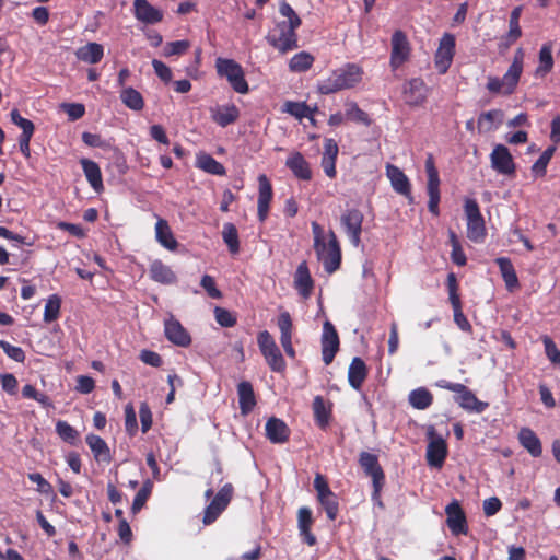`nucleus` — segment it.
I'll return each instance as SVG.
<instances>
[{
    "label": "nucleus",
    "instance_id": "1",
    "mask_svg": "<svg viewBox=\"0 0 560 560\" xmlns=\"http://www.w3.org/2000/svg\"><path fill=\"white\" fill-rule=\"evenodd\" d=\"M524 68V51L518 48L513 60L502 78L489 75L486 88L492 94H501L504 96L512 95L518 85Z\"/></svg>",
    "mask_w": 560,
    "mask_h": 560
},
{
    "label": "nucleus",
    "instance_id": "2",
    "mask_svg": "<svg viewBox=\"0 0 560 560\" xmlns=\"http://www.w3.org/2000/svg\"><path fill=\"white\" fill-rule=\"evenodd\" d=\"M363 70L355 63H347L346 66L335 70L327 79L318 84V91L328 95L341 90L352 89L361 82Z\"/></svg>",
    "mask_w": 560,
    "mask_h": 560
},
{
    "label": "nucleus",
    "instance_id": "3",
    "mask_svg": "<svg viewBox=\"0 0 560 560\" xmlns=\"http://www.w3.org/2000/svg\"><path fill=\"white\" fill-rule=\"evenodd\" d=\"M215 70L219 77L225 78L231 88L240 94L249 92L243 67L234 59L219 57L215 60Z\"/></svg>",
    "mask_w": 560,
    "mask_h": 560
},
{
    "label": "nucleus",
    "instance_id": "4",
    "mask_svg": "<svg viewBox=\"0 0 560 560\" xmlns=\"http://www.w3.org/2000/svg\"><path fill=\"white\" fill-rule=\"evenodd\" d=\"M435 386L439 388L447 389L453 393H456L455 401L465 410L469 412L481 413L483 412L489 404L486 401H481L477 398V396L464 384L460 383H452L447 380H439L435 383Z\"/></svg>",
    "mask_w": 560,
    "mask_h": 560
},
{
    "label": "nucleus",
    "instance_id": "5",
    "mask_svg": "<svg viewBox=\"0 0 560 560\" xmlns=\"http://www.w3.org/2000/svg\"><path fill=\"white\" fill-rule=\"evenodd\" d=\"M359 464L366 476L372 478V501L383 506L381 501V491L385 483V474L382 466L378 463V458L375 454L369 452H361L359 456Z\"/></svg>",
    "mask_w": 560,
    "mask_h": 560
},
{
    "label": "nucleus",
    "instance_id": "6",
    "mask_svg": "<svg viewBox=\"0 0 560 560\" xmlns=\"http://www.w3.org/2000/svg\"><path fill=\"white\" fill-rule=\"evenodd\" d=\"M257 343L271 371L281 373L287 369L285 360L268 330H262L258 334Z\"/></svg>",
    "mask_w": 560,
    "mask_h": 560
},
{
    "label": "nucleus",
    "instance_id": "7",
    "mask_svg": "<svg viewBox=\"0 0 560 560\" xmlns=\"http://www.w3.org/2000/svg\"><path fill=\"white\" fill-rule=\"evenodd\" d=\"M464 210L467 219V237L475 243L483 242L486 226L478 202L475 199H466Z\"/></svg>",
    "mask_w": 560,
    "mask_h": 560
},
{
    "label": "nucleus",
    "instance_id": "8",
    "mask_svg": "<svg viewBox=\"0 0 560 560\" xmlns=\"http://www.w3.org/2000/svg\"><path fill=\"white\" fill-rule=\"evenodd\" d=\"M315 252L327 273L331 275L340 268L341 248L334 231L329 232L328 243L316 247Z\"/></svg>",
    "mask_w": 560,
    "mask_h": 560
},
{
    "label": "nucleus",
    "instance_id": "9",
    "mask_svg": "<svg viewBox=\"0 0 560 560\" xmlns=\"http://www.w3.org/2000/svg\"><path fill=\"white\" fill-rule=\"evenodd\" d=\"M425 173L428 177L427 191L429 196L428 209L429 211L438 217L440 214L439 203L441 200L440 196V175L435 166L434 158L431 153L425 159Z\"/></svg>",
    "mask_w": 560,
    "mask_h": 560
},
{
    "label": "nucleus",
    "instance_id": "10",
    "mask_svg": "<svg viewBox=\"0 0 560 560\" xmlns=\"http://www.w3.org/2000/svg\"><path fill=\"white\" fill-rule=\"evenodd\" d=\"M300 26H293V24H288V22H278L276 25L278 35H268L267 40L273 48L285 54L298 48L296 30Z\"/></svg>",
    "mask_w": 560,
    "mask_h": 560
},
{
    "label": "nucleus",
    "instance_id": "11",
    "mask_svg": "<svg viewBox=\"0 0 560 560\" xmlns=\"http://www.w3.org/2000/svg\"><path fill=\"white\" fill-rule=\"evenodd\" d=\"M427 436L429 439L425 455L428 465L441 468L448 453L446 441L436 434L433 427L428 429Z\"/></svg>",
    "mask_w": 560,
    "mask_h": 560
},
{
    "label": "nucleus",
    "instance_id": "12",
    "mask_svg": "<svg viewBox=\"0 0 560 560\" xmlns=\"http://www.w3.org/2000/svg\"><path fill=\"white\" fill-rule=\"evenodd\" d=\"M234 488L231 483L224 485L214 495L212 501L207 505L203 513L202 522L210 525L217 521L220 514L228 508L232 500Z\"/></svg>",
    "mask_w": 560,
    "mask_h": 560
},
{
    "label": "nucleus",
    "instance_id": "13",
    "mask_svg": "<svg viewBox=\"0 0 560 560\" xmlns=\"http://www.w3.org/2000/svg\"><path fill=\"white\" fill-rule=\"evenodd\" d=\"M491 167L501 175L514 177L516 174V164L504 144H497L490 154Z\"/></svg>",
    "mask_w": 560,
    "mask_h": 560
},
{
    "label": "nucleus",
    "instance_id": "14",
    "mask_svg": "<svg viewBox=\"0 0 560 560\" xmlns=\"http://www.w3.org/2000/svg\"><path fill=\"white\" fill-rule=\"evenodd\" d=\"M455 36L445 33L440 39L439 47L434 55V65L440 74H444L450 69L455 55Z\"/></svg>",
    "mask_w": 560,
    "mask_h": 560
},
{
    "label": "nucleus",
    "instance_id": "15",
    "mask_svg": "<svg viewBox=\"0 0 560 560\" xmlns=\"http://www.w3.org/2000/svg\"><path fill=\"white\" fill-rule=\"evenodd\" d=\"M363 213L359 209H348L341 217L340 222L343 226L351 244L359 246L361 243Z\"/></svg>",
    "mask_w": 560,
    "mask_h": 560
},
{
    "label": "nucleus",
    "instance_id": "16",
    "mask_svg": "<svg viewBox=\"0 0 560 560\" xmlns=\"http://www.w3.org/2000/svg\"><path fill=\"white\" fill-rule=\"evenodd\" d=\"M320 343L323 361L326 365H329L339 351L340 346L338 332L329 320H326L323 325Z\"/></svg>",
    "mask_w": 560,
    "mask_h": 560
},
{
    "label": "nucleus",
    "instance_id": "17",
    "mask_svg": "<svg viewBox=\"0 0 560 560\" xmlns=\"http://www.w3.org/2000/svg\"><path fill=\"white\" fill-rule=\"evenodd\" d=\"M446 524L455 536L467 535L468 524L466 514L457 500H453L445 508Z\"/></svg>",
    "mask_w": 560,
    "mask_h": 560
},
{
    "label": "nucleus",
    "instance_id": "18",
    "mask_svg": "<svg viewBox=\"0 0 560 560\" xmlns=\"http://www.w3.org/2000/svg\"><path fill=\"white\" fill-rule=\"evenodd\" d=\"M410 44L406 34L398 30L392 35L390 67L396 70L409 58Z\"/></svg>",
    "mask_w": 560,
    "mask_h": 560
},
{
    "label": "nucleus",
    "instance_id": "19",
    "mask_svg": "<svg viewBox=\"0 0 560 560\" xmlns=\"http://www.w3.org/2000/svg\"><path fill=\"white\" fill-rule=\"evenodd\" d=\"M273 198V189L267 175L261 174L258 176V200H257V217L262 223L267 220L270 203Z\"/></svg>",
    "mask_w": 560,
    "mask_h": 560
},
{
    "label": "nucleus",
    "instance_id": "20",
    "mask_svg": "<svg viewBox=\"0 0 560 560\" xmlns=\"http://www.w3.org/2000/svg\"><path fill=\"white\" fill-rule=\"evenodd\" d=\"M402 93L406 104L420 106L427 100L428 86L421 78H413L406 82Z\"/></svg>",
    "mask_w": 560,
    "mask_h": 560
},
{
    "label": "nucleus",
    "instance_id": "21",
    "mask_svg": "<svg viewBox=\"0 0 560 560\" xmlns=\"http://www.w3.org/2000/svg\"><path fill=\"white\" fill-rule=\"evenodd\" d=\"M386 175L390 180L393 189L405 196L410 203L413 202L411 184L407 175L398 166L393 164L386 166Z\"/></svg>",
    "mask_w": 560,
    "mask_h": 560
},
{
    "label": "nucleus",
    "instance_id": "22",
    "mask_svg": "<svg viewBox=\"0 0 560 560\" xmlns=\"http://www.w3.org/2000/svg\"><path fill=\"white\" fill-rule=\"evenodd\" d=\"M339 154V147L335 139L326 138L324 140V151L320 165L327 177L334 179L337 176L336 162Z\"/></svg>",
    "mask_w": 560,
    "mask_h": 560
},
{
    "label": "nucleus",
    "instance_id": "23",
    "mask_svg": "<svg viewBox=\"0 0 560 560\" xmlns=\"http://www.w3.org/2000/svg\"><path fill=\"white\" fill-rule=\"evenodd\" d=\"M285 166L300 180L308 182L313 173L308 161L299 151L292 152L285 160Z\"/></svg>",
    "mask_w": 560,
    "mask_h": 560
},
{
    "label": "nucleus",
    "instance_id": "24",
    "mask_svg": "<svg viewBox=\"0 0 560 560\" xmlns=\"http://www.w3.org/2000/svg\"><path fill=\"white\" fill-rule=\"evenodd\" d=\"M164 331L166 338L178 347H189L191 343V337L187 329L174 318L165 322Z\"/></svg>",
    "mask_w": 560,
    "mask_h": 560
},
{
    "label": "nucleus",
    "instance_id": "25",
    "mask_svg": "<svg viewBox=\"0 0 560 560\" xmlns=\"http://www.w3.org/2000/svg\"><path fill=\"white\" fill-rule=\"evenodd\" d=\"M133 10L136 19L145 24H156L163 20V12L148 0H135Z\"/></svg>",
    "mask_w": 560,
    "mask_h": 560
},
{
    "label": "nucleus",
    "instance_id": "26",
    "mask_svg": "<svg viewBox=\"0 0 560 560\" xmlns=\"http://www.w3.org/2000/svg\"><path fill=\"white\" fill-rule=\"evenodd\" d=\"M266 436L275 444H281L289 440L290 429L287 423L276 417H271L266 422Z\"/></svg>",
    "mask_w": 560,
    "mask_h": 560
},
{
    "label": "nucleus",
    "instance_id": "27",
    "mask_svg": "<svg viewBox=\"0 0 560 560\" xmlns=\"http://www.w3.org/2000/svg\"><path fill=\"white\" fill-rule=\"evenodd\" d=\"M211 118L218 126L225 128L240 118V109L235 104L219 105L211 108Z\"/></svg>",
    "mask_w": 560,
    "mask_h": 560
},
{
    "label": "nucleus",
    "instance_id": "28",
    "mask_svg": "<svg viewBox=\"0 0 560 560\" xmlns=\"http://www.w3.org/2000/svg\"><path fill=\"white\" fill-rule=\"evenodd\" d=\"M369 374L368 366L363 359L354 357L348 369V382L349 385L355 389H361Z\"/></svg>",
    "mask_w": 560,
    "mask_h": 560
},
{
    "label": "nucleus",
    "instance_id": "29",
    "mask_svg": "<svg viewBox=\"0 0 560 560\" xmlns=\"http://www.w3.org/2000/svg\"><path fill=\"white\" fill-rule=\"evenodd\" d=\"M312 511L307 506H302L298 511V527L300 536L308 546L316 545L317 540L311 528L313 525Z\"/></svg>",
    "mask_w": 560,
    "mask_h": 560
},
{
    "label": "nucleus",
    "instance_id": "30",
    "mask_svg": "<svg viewBox=\"0 0 560 560\" xmlns=\"http://www.w3.org/2000/svg\"><path fill=\"white\" fill-rule=\"evenodd\" d=\"M237 395L241 415L247 416L257 404L252 383L248 381L240 382L237 385Z\"/></svg>",
    "mask_w": 560,
    "mask_h": 560
},
{
    "label": "nucleus",
    "instance_id": "31",
    "mask_svg": "<svg viewBox=\"0 0 560 560\" xmlns=\"http://www.w3.org/2000/svg\"><path fill=\"white\" fill-rule=\"evenodd\" d=\"M294 287L304 299H307L312 294L314 281L311 277L306 261H302L298 266L294 276Z\"/></svg>",
    "mask_w": 560,
    "mask_h": 560
},
{
    "label": "nucleus",
    "instance_id": "32",
    "mask_svg": "<svg viewBox=\"0 0 560 560\" xmlns=\"http://www.w3.org/2000/svg\"><path fill=\"white\" fill-rule=\"evenodd\" d=\"M520 444L533 456L540 457L542 454V445L538 435L530 428H521L518 432Z\"/></svg>",
    "mask_w": 560,
    "mask_h": 560
},
{
    "label": "nucleus",
    "instance_id": "33",
    "mask_svg": "<svg viewBox=\"0 0 560 560\" xmlns=\"http://www.w3.org/2000/svg\"><path fill=\"white\" fill-rule=\"evenodd\" d=\"M495 264L500 269L506 290L514 292L520 289V281L511 259L508 257H499L495 259Z\"/></svg>",
    "mask_w": 560,
    "mask_h": 560
},
{
    "label": "nucleus",
    "instance_id": "34",
    "mask_svg": "<svg viewBox=\"0 0 560 560\" xmlns=\"http://www.w3.org/2000/svg\"><path fill=\"white\" fill-rule=\"evenodd\" d=\"M150 278L161 284H173L176 282L177 277L170 266L165 265L162 260L156 259L151 262L149 268Z\"/></svg>",
    "mask_w": 560,
    "mask_h": 560
},
{
    "label": "nucleus",
    "instance_id": "35",
    "mask_svg": "<svg viewBox=\"0 0 560 560\" xmlns=\"http://www.w3.org/2000/svg\"><path fill=\"white\" fill-rule=\"evenodd\" d=\"M155 238L156 241L168 250H176L178 242L174 237L168 222L165 219L158 218L155 223Z\"/></svg>",
    "mask_w": 560,
    "mask_h": 560
},
{
    "label": "nucleus",
    "instance_id": "36",
    "mask_svg": "<svg viewBox=\"0 0 560 560\" xmlns=\"http://www.w3.org/2000/svg\"><path fill=\"white\" fill-rule=\"evenodd\" d=\"M80 164L82 166L83 173L86 177V180L91 185V187L96 191L101 192L104 189L102 172L98 164L89 159H81Z\"/></svg>",
    "mask_w": 560,
    "mask_h": 560
},
{
    "label": "nucleus",
    "instance_id": "37",
    "mask_svg": "<svg viewBox=\"0 0 560 560\" xmlns=\"http://www.w3.org/2000/svg\"><path fill=\"white\" fill-rule=\"evenodd\" d=\"M553 57H552V43H545L538 55V66L535 70L536 78H545L553 69Z\"/></svg>",
    "mask_w": 560,
    "mask_h": 560
},
{
    "label": "nucleus",
    "instance_id": "38",
    "mask_svg": "<svg viewBox=\"0 0 560 560\" xmlns=\"http://www.w3.org/2000/svg\"><path fill=\"white\" fill-rule=\"evenodd\" d=\"M85 441L97 462L109 463L112 460L109 447L104 439L90 433L86 435Z\"/></svg>",
    "mask_w": 560,
    "mask_h": 560
},
{
    "label": "nucleus",
    "instance_id": "39",
    "mask_svg": "<svg viewBox=\"0 0 560 560\" xmlns=\"http://www.w3.org/2000/svg\"><path fill=\"white\" fill-rule=\"evenodd\" d=\"M196 167L211 175L224 176L226 174V170L223 164L217 161L212 155L205 152L197 154Z\"/></svg>",
    "mask_w": 560,
    "mask_h": 560
},
{
    "label": "nucleus",
    "instance_id": "40",
    "mask_svg": "<svg viewBox=\"0 0 560 560\" xmlns=\"http://www.w3.org/2000/svg\"><path fill=\"white\" fill-rule=\"evenodd\" d=\"M313 412L316 424L326 429L331 419V404L326 405L323 396H315L313 400Z\"/></svg>",
    "mask_w": 560,
    "mask_h": 560
},
{
    "label": "nucleus",
    "instance_id": "41",
    "mask_svg": "<svg viewBox=\"0 0 560 560\" xmlns=\"http://www.w3.org/2000/svg\"><path fill=\"white\" fill-rule=\"evenodd\" d=\"M75 56L79 60L95 65L104 57V48L98 43H88L77 49Z\"/></svg>",
    "mask_w": 560,
    "mask_h": 560
},
{
    "label": "nucleus",
    "instance_id": "42",
    "mask_svg": "<svg viewBox=\"0 0 560 560\" xmlns=\"http://www.w3.org/2000/svg\"><path fill=\"white\" fill-rule=\"evenodd\" d=\"M283 112L292 115L293 117L298 119L308 118L311 122L314 125V113L317 110V108H311L305 102H293L288 101L283 105Z\"/></svg>",
    "mask_w": 560,
    "mask_h": 560
},
{
    "label": "nucleus",
    "instance_id": "43",
    "mask_svg": "<svg viewBox=\"0 0 560 560\" xmlns=\"http://www.w3.org/2000/svg\"><path fill=\"white\" fill-rule=\"evenodd\" d=\"M119 97L122 104L131 110L140 112L144 107L141 93L131 86L121 89Z\"/></svg>",
    "mask_w": 560,
    "mask_h": 560
},
{
    "label": "nucleus",
    "instance_id": "44",
    "mask_svg": "<svg viewBox=\"0 0 560 560\" xmlns=\"http://www.w3.org/2000/svg\"><path fill=\"white\" fill-rule=\"evenodd\" d=\"M503 118V112L501 109H492L481 113L478 117V130L479 132H488L497 128L501 124Z\"/></svg>",
    "mask_w": 560,
    "mask_h": 560
},
{
    "label": "nucleus",
    "instance_id": "45",
    "mask_svg": "<svg viewBox=\"0 0 560 560\" xmlns=\"http://www.w3.org/2000/svg\"><path fill=\"white\" fill-rule=\"evenodd\" d=\"M409 404L418 410L429 408L433 402V395L425 387H419L410 392Z\"/></svg>",
    "mask_w": 560,
    "mask_h": 560
},
{
    "label": "nucleus",
    "instance_id": "46",
    "mask_svg": "<svg viewBox=\"0 0 560 560\" xmlns=\"http://www.w3.org/2000/svg\"><path fill=\"white\" fill-rule=\"evenodd\" d=\"M222 237L231 254L235 255L240 252L238 232L233 223L223 225Z\"/></svg>",
    "mask_w": 560,
    "mask_h": 560
},
{
    "label": "nucleus",
    "instance_id": "47",
    "mask_svg": "<svg viewBox=\"0 0 560 560\" xmlns=\"http://www.w3.org/2000/svg\"><path fill=\"white\" fill-rule=\"evenodd\" d=\"M523 7H515L511 14L509 21V32L506 38L510 43H515L522 36V30L520 26V18L522 15Z\"/></svg>",
    "mask_w": 560,
    "mask_h": 560
},
{
    "label": "nucleus",
    "instance_id": "48",
    "mask_svg": "<svg viewBox=\"0 0 560 560\" xmlns=\"http://www.w3.org/2000/svg\"><path fill=\"white\" fill-rule=\"evenodd\" d=\"M346 118L355 122H360L366 127L372 124V119L362 110L355 102L346 103Z\"/></svg>",
    "mask_w": 560,
    "mask_h": 560
},
{
    "label": "nucleus",
    "instance_id": "49",
    "mask_svg": "<svg viewBox=\"0 0 560 560\" xmlns=\"http://www.w3.org/2000/svg\"><path fill=\"white\" fill-rule=\"evenodd\" d=\"M153 489V483L151 480H145L142 483V487L140 490L136 493L133 498V502L131 505V512L132 514H137L141 511V509L145 505L149 497L151 495Z\"/></svg>",
    "mask_w": 560,
    "mask_h": 560
},
{
    "label": "nucleus",
    "instance_id": "50",
    "mask_svg": "<svg viewBox=\"0 0 560 560\" xmlns=\"http://www.w3.org/2000/svg\"><path fill=\"white\" fill-rule=\"evenodd\" d=\"M446 285L448 291V300L452 305L453 312L463 310L460 295L458 293V281L454 272H450L447 275Z\"/></svg>",
    "mask_w": 560,
    "mask_h": 560
},
{
    "label": "nucleus",
    "instance_id": "51",
    "mask_svg": "<svg viewBox=\"0 0 560 560\" xmlns=\"http://www.w3.org/2000/svg\"><path fill=\"white\" fill-rule=\"evenodd\" d=\"M313 62L314 57L311 54L306 51H301L299 54H295L290 59L289 67L290 70L293 72H304L307 71L313 66Z\"/></svg>",
    "mask_w": 560,
    "mask_h": 560
},
{
    "label": "nucleus",
    "instance_id": "52",
    "mask_svg": "<svg viewBox=\"0 0 560 560\" xmlns=\"http://www.w3.org/2000/svg\"><path fill=\"white\" fill-rule=\"evenodd\" d=\"M556 152V147L551 145L548 147L541 155L538 158V160L533 164L532 166V173L536 177H542L546 175L547 166L552 159L553 154Z\"/></svg>",
    "mask_w": 560,
    "mask_h": 560
},
{
    "label": "nucleus",
    "instance_id": "53",
    "mask_svg": "<svg viewBox=\"0 0 560 560\" xmlns=\"http://www.w3.org/2000/svg\"><path fill=\"white\" fill-rule=\"evenodd\" d=\"M320 505L324 508L329 521H335L339 514V502L337 495L331 492L327 495L317 498Z\"/></svg>",
    "mask_w": 560,
    "mask_h": 560
},
{
    "label": "nucleus",
    "instance_id": "54",
    "mask_svg": "<svg viewBox=\"0 0 560 560\" xmlns=\"http://www.w3.org/2000/svg\"><path fill=\"white\" fill-rule=\"evenodd\" d=\"M61 299L57 294H52L48 298L45 310H44V322L51 323L56 320L60 315Z\"/></svg>",
    "mask_w": 560,
    "mask_h": 560
},
{
    "label": "nucleus",
    "instance_id": "55",
    "mask_svg": "<svg viewBox=\"0 0 560 560\" xmlns=\"http://www.w3.org/2000/svg\"><path fill=\"white\" fill-rule=\"evenodd\" d=\"M56 432L62 441L71 445H74L79 439V432L63 420L57 421Z\"/></svg>",
    "mask_w": 560,
    "mask_h": 560
},
{
    "label": "nucleus",
    "instance_id": "56",
    "mask_svg": "<svg viewBox=\"0 0 560 560\" xmlns=\"http://www.w3.org/2000/svg\"><path fill=\"white\" fill-rule=\"evenodd\" d=\"M11 121L22 129L21 136H33L35 125L27 118L21 116L19 109L14 108L10 113Z\"/></svg>",
    "mask_w": 560,
    "mask_h": 560
},
{
    "label": "nucleus",
    "instance_id": "57",
    "mask_svg": "<svg viewBox=\"0 0 560 560\" xmlns=\"http://www.w3.org/2000/svg\"><path fill=\"white\" fill-rule=\"evenodd\" d=\"M214 317L217 323L225 328H230L236 325L237 317L235 313L220 306H215L214 308Z\"/></svg>",
    "mask_w": 560,
    "mask_h": 560
},
{
    "label": "nucleus",
    "instance_id": "58",
    "mask_svg": "<svg viewBox=\"0 0 560 560\" xmlns=\"http://www.w3.org/2000/svg\"><path fill=\"white\" fill-rule=\"evenodd\" d=\"M190 48V42L187 39L170 42L164 47V56H180Z\"/></svg>",
    "mask_w": 560,
    "mask_h": 560
},
{
    "label": "nucleus",
    "instance_id": "59",
    "mask_svg": "<svg viewBox=\"0 0 560 560\" xmlns=\"http://www.w3.org/2000/svg\"><path fill=\"white\" fill-rule=\"evenodd\" d=\"M60 108L68 115L70 121H75L85 114V106L81 103H62Z\"/></svg>",
    "mask_w": 560,
    "mask_h": 560
},
{
    "label": "nucleus",
    "instance_id": "60",
    "mask_svg": "<svg viewBox=\"0 0 560 560\" xmlns=\"http://www.w3.org/2000/svg\"><path fill=\"white\" fill-rule=\"evenodd\" d=\"M541 341L545 347V353L547 358L553 364H560V350L557 348L555 341L548 335L541 336Z\"/></svg>",
    "mask_w": 560,
    "mask_h": 560
},
{
    "label": "nucleus",
    "instance_id": "61",
    "mask_svg": "<svg viewBox=\"0 0 560 560\" xmlns=\"http://www.w3.org/2000/svg\"><path fill=\"white\" fill-rule=\"evenodd\" d=\"M0 348L10 359L20 363L25 361V352L21 347L13 346L5 340H0Z\"/></svg>",
    "mask_w": 560,
    "mask_h": 560
},
{
    "label": "nucleus",
    "instance_id": "62",
    "mask_svg": "<svg viewBox=\"0 0 560 560\" xmlns=\"http://www.w3.org/2000/svg\"><path fill=\"white\" fill-rule=\"evenodd\" d=\"M279 12L282 16L287 18L288 24H293V26H301L302 21L293 8L287 2L282 1L279 7Z\"/></svg>",
    "mask_w": 560,
    "mask_h": 560
},
{
    "label": "nucleus",
    "instance_id": "63",
    "mask_svg": "<svg viewBox=\"0 0 560 560\" xmlns=\"http://www.w3.org/2000/svg\"><path fill=\"white\" fill-rule=\"evenodd\" d=\"M125 427L129 435L133 436L138 430V421L135 409L131 405L125 408Z\"/></svg>",
    "mask_w": 560,
    "mask_h": 560
},
{
    "label": "nucleus",
    "instance_id": "64",
    "mask_svg": "<svg viewBox=\"0 0 560 560\" xmlns=\"http://www.w3.org/2000/svg\"><path fill=\"white\" fill-rule=\"evenodd\" d=\"M200 285L205 289V291L210 298L220 299L222 296L221 291L217 288L213 277L209 275L202 276Z\"/></svg>",
    "mask_w": 560,
    "mask_h": 560
}]
</instances>
